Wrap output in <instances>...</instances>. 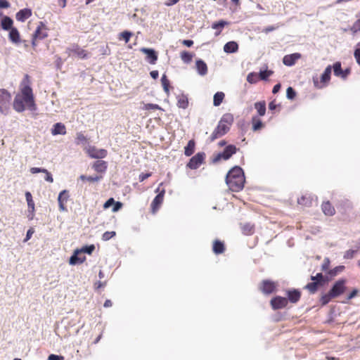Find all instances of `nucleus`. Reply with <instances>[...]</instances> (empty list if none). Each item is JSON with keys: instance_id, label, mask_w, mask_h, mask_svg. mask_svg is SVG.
Listing matches in <instances>:
<instances>
[{"instance_id": "1", "label": "nucleus", "mask_w": 360, "mask_h": 360, "mask_svg": "<svg viewBox=\"0 0 360 360\" xmlns=\"http://www.w3.org/2000/svg\"><path fill=\"white\" fill-rule=\"evenodd\" d=\"M31 83L30 75H25L20 84V91L15 95L13 103V109L18 112H23L26 108L35 110L36 105Z\"/></svg>"}, {"instance_id": "2", "label": "nucleus", "mask_w": 360, "mask_h": 360, "mask_svg": "<svg viewBox=\"0 0 360 360\" xmlns=\"http://www.w3.org/2000/svg\"><path fill=\"white\" fill-rule=\"evenodd\" d=\"M245 182L243 169L238 167H233L226 174V183L229 189L233 192L241 191Z\"/></svg>"}, {"instance_id": "3", "label": "nucleus", "mask_w": 360, "mask_h": 360, "mask_svg": "<svg viewBox=\"0 0 360 360\" xmlns=\"http://www.w3.org/2000/svg\"><path fill=\"white\" fill-rule=\"evenodd\" d=\"M234 121V117L231 113H225L221 117L217 126L212 133L210 136V141H214V140L221 138L229 132L231 125Z\"/></svg>"}, {"instance_id": "4", "label": "nucleus", "mask_w": 360, "mask_h": 360, "mask_svg": "<svg viewBox=\"0 0 360 360\" xmlns=\"http://www.w3.org/2000/svg\"><path fill=\"white\" fill-rule=\"evenodd\" d=\"M347 289L346 280L340 279L337 281L328 293L323 295L320 298L321 305H326L329 302L344 294Z\"/></svg>"}, {"instance_id": "5", "label": "nucleus", "mask_w": 360, "mask_h": 360, "mask_svg": "<svg viewBox=\"0 0 360 360\" xmlns=\"http://www.w3.org/2000/svg\"><path fill=\"white\" fill-rule=\"evenodd\" d=\"M48 37V28L44 22H39L37 27L32 36V46L34 49L37 46V41Z\"/></svg>"}, {"instance_id": "6", "label": "nucleus", "mask_w": 360, "mask_h": 360, "mask_svg": "<svg viewBox=\"0 0 360 360\" xmlns=\"http://www.w3.org/2000/svg\"><path fill=\"white\" fill-rule=\"evenodd\" d=\"M331 71H332V66L328 65L323 74L321 75L320 79H319L317 77H313V83L314 86L316 89H323L326 87L330 80V75H331Z\"/></svg>"}, {"instance_id": "7", "label": "nucleus", "mask_w": 360, "mask_h": 360, "mask_svg": "<svg viewBox=\"0 0 360 360\" xmlns=\"http://www.w3.org/2000/svg\"><path fill=\"white\" fill-rule=\"evenodd\" d=\"M11 100V94L5 89H0V111L2 113H8L10 108Z\"/></svg>"}, {"instance_id": "8", "label": "nucleus", "mask_w": 360, "mask_h": 360, "mask_svg": "<svg viewBox=\"0 0 360 360\" xmlns=\"http://www.w3.org/2000/svg\"><path fill=\"white\" fill-rule=\"evenodd\" d=\"M156 193H158V195L155 197L153 200L152 201L150 204L151 207V212L155 214L156 212L159 210L161 205L163 202L164 197L165 194V190L163 188L162 190L160 189V187H158L156 191Z\"/></svg>"}, {"instance_id": "9", "label": "nucleus", "mask_w": 360, "mask_h": 360, "mask_svg": "<svg viewBox=\"0 0 360 360\" xmlns=\"http://www.w3.org/2000/svg\"><path fill=\"white\" fill-rule=\"evenodd\" d=\"M277 288V283L271 280H263L259 286V290L265 294L269 295L274 292Z\"/></svg>"}, {"instance_id": "10", "label": "nucleus", "mask_w": 360, "mask_h": 360, "mask_svg": "<svg viewBox=\"0 0 360 360\" xmlns=\"http://www.w3.org/2000/svg\"><path fill=\"white\" fill-rule=\"evenodd\" d=\"M205 158V153H198L190 159L189 162L187 163V167L191 169H196L203 163Z\"/></svg>"}, {"instance_id": "11", "label": "nucleus", "mask_w": 360, "mask_h": 360, "mask_svg": "<svg viewBox=\"0 0 360 360\" xmlns=\"http://www.w3.org/2000/svg\"><path fill=\"white\" fill-rule=\"evenodd\" d=\"M67 52L69 56H76L80 59L87 58L89 56L88 51L81 48L78 44H73L72 47L68 49Z\"/></svg>"}, {"instance_id": "12", "label": "nucleus", "mask_w": 360, "mask_h": 360, "mask_svg": "<svg viewBox=\"0 0 360 360\" xmlns=\"http://www.w3.org/2000/svg\"><path fill=\"white\" fill-rule=\"evenodd\" d=\"M236 151L237 148L235 146L229 145L224 148L222 153L217 154L214 161L217 162L221 159H224L225 160H229L233 154L236 153Z\"/></svg>"}, {"instance_id": "13", "label": "nucleus", "mask_w": 360, "mask_h": 360, "mask_svg": "<svg viewBox=\"0 0 360 360\" xmlns=\"http://www.w3.org/2000/svg\"><path fill=\"white\" fill-rule=\"evenodd\" d=\"M288 304V299L281 296L274 297L270 301V305L274 310L283 309Z\"/></svg>"}, {"instance_id": "14", "label": "nucleus", "mask_w": 360, "mask_h": 360, "mask_svg": "<svg viewBox=\"0 0 360 360\" xmlns=\"http://www.w3.org/2000/svg\"><path fill=\"white\" fill-rule=\"evenodd\" d=\"M86 153L89 157L95 159L104 158L108 155V151L105 149H98L95 146H89L86 149Z\"/></svg>"}, {"instance_id": "15", "label": "nucleus", "mask_w": 360, "mask_h": 360, "mask_svg": "<svg viewBox=\"0 0 360 360\" xmlns=\"http://www.w3.org/2000/svg\"><path fill=\"white\" fill-rule=\"evenodd\" d=\"M332 68L333 69L334 75L343 79H347L348 75L350 74V69L347 68L345 70L342 69L340 62H335L332 66Z\"/></svg>"}, {"instance_id": "16", "label": "nucleus", "mask_w": 360, "mask_h": 360, "mask_svg": "<svg viewBox=\"0 0 360 360\" xmlns=\"http://www.w3.org/2000/svg\"><path fill=\"white\" fill-rule=\"evenodd\" d=\"M70 195L69 192L67 190H63L60 192L58 197V202L59 205V209L62 212L67 211L66 204L69 200Z\"/></svg>"}, {"instance_id": "17", "label": "nucleus", "mask_w": 360, "mask_h": 360, "mask_svg": "<svg viewBox=\"0 0 360 360\" xmlns=\"http://www.w3.org/2000/svg\"><path fill=\"white\" fill-rule=\"evenodd\" d=\"M302 58V54L300 53H294L285 55L283 58V63L286 66H292L296 62Z\"/></svg>"}, {"instance_id": "18", "label": "nucleus", "mask_w": 360, "mask_h": 360, "mask_svg": "<svg viewBox=\"0 0 360 360\" xmlns=\"http://www.w3.org/2000/svg\"><path fill=\"white\" fill-rule=\"evenodd\" d=\"M286 295L288 302H290L292 304L297 303L301 298L302 293L297 289H291L286 290Z\"/></svg>"}, {"instance_id": "19", "label": "nucleus", "mask_w": 360, "mask_h": 360, "mask_svg": "<svg viewBox=\"0 0 360 360\" xmlns=\"http://www.w3.org/2000/svg\"><path fill=\"white\" fill-rule=\"evenodd\" d=\"M141 51L146 55V60L150 64H155L158 60V54L152 49L141 48Z\"/></svg>"}, {"instance_id": "20", "label": "nucleus", "mask_w": 360, "mask_h": 360, "mask_svg": "<svg viewBox=\"0 0 360 360\" xmlns=\"http://www.w3.org/2000/svg\"><path fill=\"white\" fill-rule=\"evenodd\" d=\"M92 168L98 173L103 174L108 168V163L104 160H97L94 162Z\"/></svg>"}, {"instance_id": "21", "label": "nucleus", "mask_w": 360, "mask_h": 360, "mask_svg": "<svg viewBox=\"0 0 360 360\" xmlns=\"http://www.w3.org/2000/svg\"><path fill=\"white\" fill-rule=\"evenodd\" d=\"M32 15V11L30 8H24L20 10L15 15L16 20L24 22Z\"/></svg>"}, {"instance_id": "22", "label": "nucleus", "mask_w": 360, "mask_h": 360, "mask_svg": "<svg viewBox=\"0 0 360 360\" xmlns=\"http://www.w3.org/2000/svg\"><path fill=\"white\" fill-rule=\"evenodd\" d=\"M323 212L327 216H333L335 214V210L330 201H324L321 205Z\"/></svg>"}, {"instance_id": "23", "label": "nucleus", "mask_w": 360, "mask_h": 360, "mask_svg": "<svg viewBox=\"0 0 360 360\" xmlns=\"http://www.w3.org/2000/svg\"><path fill=\"white\" fill-rule=\"evenodd\" d=\"M212 250L216 255L224 253L225 251V245L224 242L219 240H215L213 242Z\"/></svg>"}, {"instance_id": "24", "label": "nucleus", "mask_w": 360, "mask_h": 360, "mask_svg": "<svg viewBox=\"0 0 360 360\" xmlns=\"http://www.w3.org/2000/svg\"><path fill=\"white\" fill-rule=\"evenodd\" d=\"M312 201L313 197L309 194L303 195L297 199L298 204L305 207H310Z\"/></svg>"}, {"instance_id": "25", "label": "nucleus", "mask_w": 360, "mask_h": 360, "mask_svg": "<svg viewBox=\"0 0 360 360\" xmlns=\"http://www.w3.org/2000/svg\"><path fill=\"white\" fill-rule=\"evenodd\" d=\"M79 253H81V252L79 250H77L74 255L70 257L69 262L70 264L75 265L76 264H82L85 261V256L79 257L78 256V254Z\"/></svg>"}, {"instance_id": "26", "label": "nucleus", "mask_w": 360, "mask_h": 360, "mask_svg": "<svg viewBox=\"0 0 360 360\" xmlns=\"http://www.w3.org/2000/svg\"><path fill=\"white\" fill-rule=\"evenodd\" d=\"M242 233L245 236H251L255 233V225L250 223H245L240 225Z\"/></svg>"}, {"instance_id": "27", "label": "nucleus", "mask_w": 360, "mask_h": 360, "mask_svg": "<svg viewBox=\"0 0 360 360\" xmlns=\"http://www.w3.org/2000/svg\"><path fill=\"white\" fill-rule=\"evenodd\" d=\"M177 100V106L179 108L186 109L188 106V99L186 95L180 94L176 97Z\"/></svg>"}, {"instance_id": "28", "label": "nucleus", "mask_w": 360, "mask_h": 360, "mask_svg": "<svg viewBox=\"0 0 360 360\" xmlns=\"http://www.w3.org/2000/svg\"><path fill=\"white\" fill-rule=\"evenodd\" d=\"M51 133L53 135H64L66 134L65 126L60 122L56 123L53 125V128L51 130Z\"/></svg>"}, {"instance_id": "29", "label": "nucleus", "mask_w": 360, "mask_h": 360, "mask_svg": "<svg viewBox=\"0 0 360 360\" xmlns=\"http://www.w3.org/2000/svg\"><path fill=\"white\" fill-rule=\"evenodd\" d=\"M195 65L198 72L200 75H205L207 73V64L203 60L200 59L197 60Z\"/></svg>"}, {"instance_id": "30", "label": "nucleus", "mask_w": 360, "mask_h": 360, "mask_svg": "<svg viewBox=\"0 0 360 360\" xmlns=\"http://www.w3.org/2000/svg\"><path fill=\"white\" fill-rule=\"evenodd\" d=\"M238 50V45L236 41H231L227 42L224 46V51L226 53H235Z\"/></svg>"}, {"instance_id": "31", "label": "nucleus", "mask_w": 360, "mask_h": 360, "mask_svg": "<svg viewBox=\"0 0 360 360\" xmlns=\"http://www.w3.org/2000/svg\"><path fill=\"white\" fill-rule=\"evenodd\" d=\"M195 148V142L193 139L188 142L187 146L184 148L185 155L189 157L193 154Z\"/></svg>"}, {"instance_id": "32", "label": "nucleus", "mask_w": 360, "mask_h": 360, "mask_svg": "<svg viewBox=\"0 0 360 360\" xmlns=\"http://www.w3.org/2000/svg\"><path fill=\"white\" fill-rule=\"evenodd\" d=\"M322 285H323L320 283L312 281V282L307 284L304 288L307 289L311 294H314L318 290L319 288Z\"/></svg>"}, {"instance_id": "33", "label": "nucleus", "mask_w": 360, "mask_h": 360, "mask_svg": "<svg viewBox=\"0 0 360 360\" xmlns=\"http://www.w3.org/2000/svg\"><path fill=\"white\" fill-rule=\"evenodd\" d=\"M9 39L15 44L20 42V34L17 28L14 27L10 30Z\"/></svg>"}, {"instance_id": "34", "label": "nucleus", "mask_w": 360, "mask_h": 360, "mask_svg": "<svg viewBox=\"0 0 360 360\" xmlns=\"http://www.w3.org/2000/svg\"><path fill=\"white\" fill-rule=\"evenodd\" d=\"M251 122L252 125V130L255 131L260 130L264 127V124L262 123V120L257 116L252 117Z\"/></svg>"}, {"instance_id": "35", "label": "nucleus", "mask_w": 360, "mask_h": 360, "mask_svg": "<svg viewBox=\"0 0 360 360\" xmlns=\"http://www.w3.org/2000/svg\"><path fill=\"white\" fill-rule=\"evenodd\" d=\"M255 108L257 110L259 116H264L266 113V103L264 101L256 102L255 103Z\"/></svg>"}, {"instance_id": "36", "label": "nucleus", "mask_w": 360, "mask_h": 360, "mask_svg": "<svg viewBox=\"0 0 360 360\" xmlns=\"http://www.w3.org/2000/svg\"><path fill=\"white\" fill-rule=\"evenodd\" d=\"M13 23V20L11 18H9L8 16H5L1 20V27L5 30H10L12 28H13L12 27Z\"/></svg>"}, {"instance_id": "37", "label": "nucleus", "mask_w": 360, "mask_h": 360, "mask_svg": "<svg viewBox=\"0 0 360 360\" xmlns=\"http://www.w3.org/2000/svg\"><path fill=\"white\" fill-rule=\"evenodd\" d=\"M25 198L27 202L29 211L33 213L34 212V202L33 201L32 196L30 192L27 191L25 193Z\"/></svg>"}, {"instance_id": "38", "label": "nucleus", "mask_w": 360, "mask_h": 360, "mask_svg": "<svg viewBox=\"0 0 360 360\" xmlns=\"http://www.w3.org/2000/svg\"><path fill=\"white\" fill-rule=\"evenodd\" d=\"M224 97H225V94L223 92H221V91L217 92L214 95V99H213L214 105L219 106L222 103Z\"/></svg>"}, {"instance_id": "39", "label": "nucleus", "mask_w": 360, "mask_h": 360, "mask_svg": "<svg viewBox=\"0 0 360 360\" xmlns=\"http://www.w3.org/2000/svg\"><path fill=\"white\" fill-rule=\"evenodd\" d=\"M133 33L129 31H124L120 33L118 36L119 40H124L125 43H128L130 40V38L132 37Z\"/></svg>"}, {"instance_id": "40", "label": "nucleus", "mask_w": 360, "mask_h": 360, "mask_svg": "<svg viewBox=\"0 0 360 360\" xmlns=\"http://www.w3.org/2000/svg\"><path fill=\"white\" fill-rule=\"evenodd\" d=\"M102 178H103L102 176H86L83 175V174L80 175V176H79V179H81L82 181H88L89 182L98 181L101 179H102Z\"/></svg>"}, {"instance_id": "41", "label": "nucleus", "mask_w": 360, "mask_h": 360, "mask_svg": "<svg viewBox=\"0 0 360 360\" xmlns=\"http://www.w3.org/2000/svg\"><path fill=\"white\" fill-rule=\"evenodd\" d=\"M161 82L163 87L164 91L167 94L169 93V81L167 79L165 75H163L161 78Z\"/></svg>"}, {"instance_id": "42", "label": "nucleus", "mask_w": 360, "mask_h": 360, "mask_svg": "<svg viewBox=\"0 0 360 360\" xmlns=\"http://www.w3.org/2000/svg\"><path fill=\"white\" fill-rule=\"evenodd\" d=\"M258 74L256 72H250L247 76V81L250 84H255L259 81Z\"/></svg>"}, {"instance_id": "43", "label": "nucleus", "mask_w": 360, "mask_h": 360, "mask_svg": "<svg viewBox=\"0 0 360 360\" xmlns=\"http://www.w3.org/2000/svg\"><path fill=\"white\" fill-rule=\"evenodd\" d=\"M226 25H227V22L224 20H220L219 22H215L212 24V27L214 30H221ZM221 32V30H219L217 33H216V35L219 34Z\"/></svg>"}, {"instance_id": "44", "label": "nucleus", "mask_w": 360, "mask_h": 360, "mask_svg": "<svg viewBox=\"0 0 360 360\" xmlns=\"http://www.w3.org/2000/svg\"><path fill=\"white\" fill-rule=\"evenodd\" d=\"M181 58L184 63H188L192 60L193 55L188 51H182Z\"/></svg>"}, {"instance_id": "45", "label": "nucleus", "mask_w": 360, "mask_h": 360, "mask_svg": "<svg viewBox=\"0 0 360 360\" xmlns=\"http://www.w3.org/2000/svg\"><path fill=\"white\" fill-rule=\"evenodd\" d=\"M311 280L314 281L319 282L322 285H324V283L326 282V281L323 278V276L322 275L321 273H318L316 276H311Z\"/></svg>"}, {"instance_id": "46", "label": "nucleus", "mask_w": 360, "mask_h": 360, "mask_svg": "<svg viewBox=\"0 0 360 360\" xmlns=\"http://www.w3.org/2000/svg\"><path fill=\"white\" fill-rule=\"evenodd\" d=\"M272 74H273V71H271V70H264V71H260L259 73L258 74V76L260 79L266 80Z\"/></svg>"}, {"instance_id": "47", "label": "nucleus", "mask_w": 360, "mask_h": 360, "mask_svg": "<svg viewBox=\"0 0 360 360\" xmlns=\"http://www.w3.org/2000/svg\"><path fill=\"white\" fill-rule=\"evenodd\" d=\"M116 235V232L115 231H105L103 235H102V240H104V241H107V240H109L110 239H111L112 238H113L114 236H115Z\"/></svg>"}, {"instance_id": "48", "label": "nucleus", "mask_w": 360, "mask_h": 360, "mask_svg": "<svg viewBox=\"0 0 360 360\" xmlns=\"http://www.w3.org/2000/svg\"><path fill=\"white\" fill-rule=\"evenodd\" d=\"M354 56L357 64L360 65V41L356 44V48L354 52Z\"/></svg>"}, {"instance_id": "49", "label": "nucleus", "mask_w": 360, "mask_h": 360, "mask_svg": "<svg viewBox=\"0 0 360 360\" xmlns=\"http://www.w3.org/2000/svg\"><path fill=\"white\" fill-rule=\"evenodd\" d=\"M143 110H162V108L158 105V104H153V103H147L144 104L143 107Z\"/></svg>"}, {"instance_id": "50", "label": "nucleus", "mask_w": 360, "mask_h": 360, "mask_svg": "<svg viewBox=\"0 0 360 360\" xmlns=\"http://www.w3.org/2000/svg\"><path fill=\"white\" fill-rule=\"evenodd\" d=\"M86 141H87L86 137L82 132H79L77 134V137H76L77 144H79L81 143H84V142H86Z\"/></svg>"}, {"instance_id": "51", "label": "nucleus", "mask_w": 360, "mask_h": 360, "mask_svg": "<svg viewBox=\"0 0 360 360\" xmlns=\"http://www.w3.org/2000/svg\"><path fill=\"white\" fill-rule=\"evenodd\" d=\"M94 250H95V246L94 245H91L83 247L81 250H79L81 252H85L89 255H91Z\"/></svg>"}, {"instance_id": "52", "label": "nucleus", "mask_w": 360, "mask_h": 360, "mask_svg": "<svg viewBox=\"0 0 360 360\" xmlns=\"http://www.w3.org/2000/svg\"><path fill=\"white\" fill-rule=\"evenodd\" d=\"M286 96L289 99H293L296 96V92L291 86H289L286 91Z\"/></svg>"}, {"instance_id": "53", "label": "nucleus", "mask_w": 360, "mask_h": 360, "mask_svg": "<svg viewBox=\"0 0 360 360\" xmlns=\"http://www.w3.org/2000/svg\"><path fill=\"white\" fill-rule=\"evenodd\" d=\"M351 31L353 33H356L358 32H360V18L358 19L352 25L351 27Z\"/></svg>"}, {"instance_id": "54", "label": "nucleus", "mask_w": 360, "mask_h": 360, "mask_svg": "<svg viewBox=\"0 0 360 360\" xmlns=\"http://www.w3.org/2000/svg\"><path fill=\"white\" fill-rule=\"evenodd\" d=\"M330 259L328 257H326L323 260V262L321 265V270L323 271H327L329 269L330 266Z\"/></svg>"}, {"instance_id": "55", "label": "nucleus", "mask_w": 360, "mask_h": 360, "mask_svg": "<svg viewBox=\"0 0 360 360\" xmlns=\"http://www.w3.org/2000/svg\"><path fill=\"white\" fill-rule=\"evenodd\" d=\"M359 294V290L357 289H354L348 295L347 297V301L345 302L347 303L349 300H352L354 297H356Z\"/></svg>"}, {"instance_id": "56", "label": "nucleus", "mask_w": 360, "mask_h": 360, "mask_svg": "<svg viewBox=\"0 0 360 360\" xmlns=\"http://www.w3.org/2000/svg\"><path fill=\"white\" fill-rule=\"evenodd\" d=\"M123 206V204L121 202H115V203L113 204V207L112 209V211L113 212H117L118 210H120Z\"/></svg>"}, {"instance_id": "57", "label": "nucleus", "mask_w": 360, "mask_h": 360, "mask_svg": "<svg viewBox=\"0 0 360 360\" xmlns=\"http://www.w3.org/2000/svg\"><path fill=\"white\" fill-rule=\"evenodd\" d=\"M43 173H44L46 175H45V180L49 183H53V178L52 176V174H51V172H49L46 169V171L44 172Z\"/></svg>"}, {"instance_id": "58", "label": "nucleus", "mask_w": 360, "mask_h": 360, "mask_svg": "<svg viewBox=\"0 0 360 360\" xmlns=\"http://www.w3.org/2000/svg\"><path fill=\"white\" fill-rule=\"evenodd\" d=\"M278 27L279 26H274V25H270V26L266 27L262 30V32H264L265 34H268L270 32L274 31L275 30L278 28Z\"/></svg>"}, {"instance_id": "59", "label": "nucleus", "mask_w": 360, "mask_h": 360, "mask_svg": "<svg viewBox=\"0 0 360 360\" xmlns=\"http://www.w3.org/2000/svg\"><path fill=\"white\" fill-rule=\"evenodd\" d=\"M115 203V200L113 198H109L103 205V208L105 210L109 208L111 205H113Z\"/></svg>"}, {"instance_id": "60", "label": "nucleus", "mask_w": 360, "mask_h": 360, "mask_svg": "<svg viewBox=\"0 0 360 360\" xmlns=\"http://www.w3.org/2000/svg\"><path fill=\"white\" fill-rule=\"evenodd\" d=\"M150 176L151 173H141L139 176V181L143 182Z\"/></svg>"}, {"instance_id": "61", "label": "nucleus", "mask_w": 360, "mask_h": 360, "mask_svg": "<svg viewBox=\"0 0 360 360\" xmlns=\"http://www.w3.org/2000/svg\"><path fill=\"white\" fill-rule=\"evenodd\" d=\"M30 171L32 174H37V173H39V172L43 173L44 172L46 171V169L39 168V167H32V168H30Z\"/></svg>"}, {"instance_id": "62", "label": "nucleus", "mask_w": 360, "mask_h": 360, "mask_svg": "<svg viewBox=\"0 0 360 360\" xmlns=\"http://www.w3.org/2000/svg\"><path fill=\"white\" fill-rule=\"evenodd\" d=\"M10 7V3L7 0H0V9L8 8Z\"/></svg>"}, {"instance_id": "63", "label": "nucleus", "mask_w": 360, "mask_h": 360, "mask_svg": "<svg viewBox=\"0 0 360 360\" xmlns=\"http://www.w3.org/2000/svg\"><path fill=\"white\" fill-rule=\"evenodd\" d=\"M106 285V282L104 281V282H102V281H96L95 283H94V288L96 290H98L101 288H103L105 285Z\"/></svg>"}, {"instance_id": "64", "label": "nucleus", "mask_w": 360, "mask_h": 360, "mask_svg": "<svg viewBox=\"0 0 360 360\" xmlns=\"http://www.w3.org/2000/svg\"><path fill=\"white\" fill-rule=\"evenodd\" d=\"M64 357L63 356H58L56 354H50L48 357L49 360H63Z\"/></svg>"}]
</instances>
